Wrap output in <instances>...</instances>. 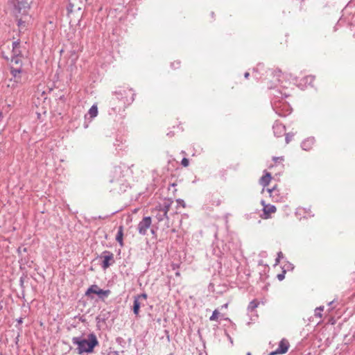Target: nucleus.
Returning <instances> with one entry per match:
<instances>
[{
	"label": "nucleus",
	"instance_id": "nucleus-1",
	"mask_svg": "<svg viewBox=\"0 0 355 355\" xmlns=\"http://www.w3.org/2000/svg\"><path fill=\"white\" fill-rule=\"evenodd\" d=\"M135 93L132 89L120 88L112 94L110 100V106L113 114L124 111L135 100Z\"/></svg>",
	"mask_w": 355,
	"mask_h": 355
},
{
	"label": "nucleus",
	"instance_id": "nucleus-2",
	"mask_svg": "<svg viewBox=\"0 0 355 355\" xmlns=\"http://www.w3.org/2000/svg\"><path fill=\"white\" fill-rule=\"evenodd\" d=\"M14 9L13 13L17 20V25L19 28L25 26L29 21L31 17L28 15L30 8L28 2L26 0H10Z\"/></svg>",
	"mask_w": 355,
	"mask_h": 355
},
{
	"label": "nucleus",
	"instance_id": "nucleus-3",
	"mask_svg": "<svg viewBox=\"0 0 355 355\" xmlns=\"http://www.w3.org/2000/svg\"><path fill=\"white\" fill-rule=\"evenodd\" d=\"M72 343L77 345V350L79 354L83 353H91L94 348L98 345V341L96 335L93 333L89 334L87 338L83 336L73 337Z\"/></svg>",
	"mask_w": 355,
	"mask_h": 355
},
{
	"label": "nucleus",
	"instance_id": "nucleus-4",
	"mask_svg": "<svg viewBox=\"0 0 355 355\" xmlns=\"http://www.w3.org/2000/svg\"><path fill=\"white\" fill-rule=\"evenodd\" d=\"M236 248V247L232 242L225 243L223 241H220L217 242L216 246L214 248V254L219 257L227 256L234 254Z\"/></svg>",
	"mask_w": 355,
	"mask_h": 355
},
{
	"label": "nucleus",
	"instance_id": "nucleus-5",
	"mask_svg": "<svg viewBox=\"0 0 355 355\" xmlns=\"http://www.w3.org/2000/svg\"><path fill=\"white\" fill-rule=\"evenodd\" d=\"M10 72L12 76L10 81H13L14 83L12 87H17L24 83L26 80L24 78L23 75L26 73V72L24 69H19L12 67L11 69H10Z\"/></svg>",
	"mask_w": 355,
	"mask_h": 355
},
{
	"label": "nucleus",
	"instance_id": "nucleus-6",
	"mask_svg": "<svg viewBox=\"0 0 355 355\" xmlns=\"http://www.w3.org/2000/svg\"><path fill=\"white\" fill-rule=\"evenodd\" d=\"M110 293H111V291L109 289L103 290V289L100 288L96 284H94V285H92L87 290L85 295H89L91 293H94V294L97 295L100 299L103 300L110 295Z\"/></svg>",
	"mask_w": 355,
	"mask_h": 355
},
{
	"label": "nucleus",
	"instance_id": "nucleus-7",
	"mask_svg": "<svg viewBox=\"0 0 355 355\" xmlns=\"http://www.w3.org/2000/svg\"><path fill=\"white\" fill-rule=\"evenodd\" d=\"M101 258L103 259L101 267L103 270H106L114 263V254L110 251H104Z\"/></svg>",
	"mask_w": 355,
	"mask_h": 355
},
{
	"label": "nucleus",
	"instance_id": "nucleus-8",
	"mask_svg": "<svg viewBox=\"0 0 355 355\" xmlns=\"http://www.w3.org/2000/svg\"><path fill=\"white\" fill-rule=\"evenodd\" d=\"M151 218L150 216L144 217L138 224L137 230L141 235H146L148 230L151 225Z\"/></svg>",
	"mask_w": 355,
	"mask_h": 355
},
{
	"label": "nucleus",
	"instance_id": "nucleus-9",
	"mask_svg": "<svg viewBox=\"0 0 355 355\" xmlns=\"http://www.w3.org/2000/svg\"><path fill=\"white\" fill-rule=\"evenodd\" d=\"M147 295L146 293H141L134 297L132 311L136 316L139 315V309L141 305V301L146 300Z\"/></svg>",
	"mask_w": 355,
	"mask_h": 355
},
{
	"label": "nucleus",
	"instance_id": "nucleus-10",
	"mask_svg": "<svg viewBox=\"0 0 355 355\" xmlns=\"http://www.w3.org/2000/svg\"><path fill=\"white\" fill-rule=\"evenodd\" d=\"M289 346L290 345L288 341L286 339L283 338L279 342L277 349L270 352L269 355L284 354L288 352Z\"/></svg>",
	"mask_w": 355,
	"mask_h": 355
},
{
	"label": "nucleus",
	"instance_id": "nucleus-11",
	"mask_svg": "<svg viewBox=\"0 0 355 355\" xmlns=\"http://www.w3.org/2000/svg\"><path fill=\"white\" fill-rule=\"evenodd\" d=\"M261 205L263 206V214L261 215V218L264 219H268L270 218L271 214H274L276 212L277 209L276 207L273 205L270 204H265V201H261Z\"/></svg>",
	"mask_w": 355,
	"mask_h": 355
},
{
	"label": "nucleus",
	"instance_id": "nucleus-12",
	"mask_svg": "<svg viewBox=\"0 0 355 355\" xmlns=\"http://www.w3.org/2000/svg\"><path fill=\"white\" fill-rule=\"evenodd\" d=\"M173 203V200L170 198H165L162 203H159L155 208L157 211H164L168 214L172 204Z\"/></svg>",
	"mask_w": 355,
	"mask_h": 355
},
{
	"label": "nucleus",
	"instance_id": "nucleus-13",
	"mask_svg": "<svg viewBox=\"0 0 355 355\" xmlns=\"http://www.w3.org/2000/svg\"><path fill=\"white\" fill-rule=\"evenodd\" d=\"M272 129H273L274 135L276 137L282 136L285 133V131H286L285 126L283 124L278 123V122H275L274 123V125L272 126Z\"/></svg>",
	"mask_w": 355,
	"mask_h": 355
},
{
	"label": "nucleus",
	"instance_id": "nucleus-14",
	"mask_svg": "<svg viewBox=\"0 0 355 355\" xmlns=\"http://www.w3.org/2000/svg\"><path fill=\"white\" fill-rule=\"evenodd\" d=\"M22 56H12L10 62V69L11 67L23 69L22 68Z\"/></svg>",
	"mask_w": 355,
	"mask_h": 355
},
{
	"label": "nucleus",
	"instance_id": "nucleus-15",
	"mask_svg": "<svg viewBox=\"0 0 355 355\" xmlns=\"http://www.w3.org/2000/svg\"><path fill=\"white\" fill-rule=\"evenodd\" d=\"M111 173H112V177L110 180V182L112 183V182H114V181L119 180V178L122 175V171L120 167L116 166L113 168Z\"/></svg>",
	"mask_w": 355,
	"mask_h": 355
},
{
	"label": "nucleus",
	"instance_id": "nucleus-16",
	"mask_svg": "<svg viewBox=\"0 0 355 355\" xmlns=\"http://www.w3.org/2000/svg\"><path fill=\"white\" fill-rule=\"evenodd\" d=\"M315 139L313 137H309L302 141L301 146L304 150H309L313 145L314 144Z\"/></svg>",
	"mask_w": 355,
	"mask_h": 355
},
{
	"label": "nucleus",
	"instance_id": "nucleus-17",
	"mask_svg": "<svg viewBox=\"0 0 355 355\" xmlns=\"http://www.w3.org/2000/svg\"><path fill=\"white\" fill-rule=\"evenodd\" d=\"M12 56H21V51L20 50V42L19 40L12 42Z\"/></svg>",
	"mask_w": 355,
	"mask_h": 355
},
{
	"label": "nucleus",
	"instance_id": "nucleus-18",
	"mask_svg": "<svg viewBox=\"0 0 355 355\" xmlns=\"http://www.w3.org/2000/svg\"><path fill=\"white\" fill-rule=\"evenodd\" d=\"M123 227L121 225L119 227L118 232L116 235V240L120 244L121 246L123 245Z\"/></svg>",
	"mask_w": 355,
	"mask_h": 355
},
{
	"label": "nucleus",
	"instance_id": "nucleus-19",
	"mask_svg": "<svg viewBox=\"0 0 355 355\" xmlns=\"http://www.w3.org/2000/svg\"><path fill=\"white\" fill-rule=\"evenodd\" d=\"M271 180V175L270 173H266V175H263L261 179H260V184L263 186V187H266L267 185H268V184L270 183V181Z\"/></svg>",
	"mask_w": 355,
	"mask_h": 355
},
{
	"label": "nucleus",
	"instance_id": "nucleus-20",
	"mask_svg": "<svg viewBox=\"0 0 355 355\" xmlns=\"http://www.w3.org/2000/svg\"><path fill=\"white\" fill-rule=\"evenodd\" d=\"M88 114L91 118H94L98 114V107L96 105H93L89 110Z\"/></svg>",
	"mask_w": 355,
	"mask_h": 355
},
{
	"label": "nucleus",
	"instance_id": "nucleus-21",
	"mask_svg": "<svg viewBox=\"0 0 355 355\" xmlns=\"http://www.w3.org/2000/svg\"><path fill=\"white\" fill-rule=\"evenodd\" d=\"M158 213L156 215V218L158 221H162L164 219L168 220V214L164 211H157Z\"/></svg>",
	"mask_w": 355,
	"mask_h": 355
},
{
	"label": "nucleus",
	"instance_id": "nucleus-22",
	"mask_svg": "<svg viewBox=\"0 0 355 355\" xmlns=\"http://www.w3.org/2000/svg\"><path fill=\"white\" fill-rule=\"evenodd\" d=\"M259 305V302L257 300H252L250 302L248 309L250 311H253Z\"/></svg>",
	"mask_w": 355,
	"mask_h": 355
},
{
	"label": "nucleus",
	"instance_id": "nucleus-23",
	"mask_svg": "<svg viewBox=\"0 0 355 355\" xmlns=\"http://www.w3.org/2000/svg\"><path fill=\"white\" fill-rule=\"evenodd\" d=\"M219 312L217 309L214 310L212 315L210 316L209 320L211 321L216 320L218 318Z\"/></svg>",
	"mask_w": 355,
	"mask_h": 355
},
{
	"label": "nucleus",
	"instance_id": "nucleus-24",
	"mask_svg": "<svg viewBox=\"0 0 355 355\" xmlns=\"http://www.w3.org/2000/svg\"><path fill=\"white\" fill-rule=\"evenodd\" d=\"M294 268L293 265L291 263H287L282 266L283 272H285L286 270H293Z\"/></svg>",
	"mask_w": 355,
	"mask_h": 355
},
{
	"label": "nucleus",
	"instance_id": "nucleus-25",
	"mask_svg": "<svg viewBox=\"0 0 355 355\" xmlns=\"http://www.w3.org/2000/svg\"><path fill=\"white\" fill-rule=\"evenodd\" d=\"M324 309V306H319V307H317L315 310V315L316 317H319V318H321L322 317V313L321 312L323 311Z\"/></svg>",
	"mask_w": 355,
	"mask_h": 355
},
{
	"label": "nucleus",
	"instance_id": "nucleus-26",
	"mask_svg": "<svg viewBox=\"0 0 355 355\" xmlns=\"http://www.w3.org/2000/svg\"><path fill=\"white\" fill-rule=\"evenodd\" d=\"M268 192L270 193V196L272 198H275V194L277 192V189H276V187H274L273 188H272L271 189H268Z\"/></svg>",
	"mask_w": 355,
	"mask_h": 355
},
{
	"label": "nucleus",
	"instance_id": "nucleus-27",
	"mask_svg": "<svg viewBox=\"0 0 355 355\" xmlns=\"http://www.w3.org/2000/svg\"><path fill=\"white\" fill-rule=\"evenodd\" d=\"M181 164H182L183 166H184V167L188 166H189V159H188L187 158H185V157H184V158H183V159H182Z\"/></svg>",
	"mask_w": 355,
	"mask_h": 355
},
{
	"label": "nucleus",
	"instance_id": "nucleus-28",
	"mask_svg": "<svg viewBox=\"0 0 355 355\" xmlns=\"http://www.w3.org/2000/svg\"><path fill=\"white\" fill-rule=\"evenodd\" d=\"M282 258H283L282 252H279L277 253V259L275 260V264L276 265L278 264L279 263L280 259H282Z\"/></svg>",
	"mask_w": 355,
	"mask_h": 355
},
{
	"label": "nucleus",
	"instance_id": "nucleus-29",
	"mask_svg": "<svg viewBox=\"0 0 355 355\" xmlns=\"http://www.w3.org/2000/svg\"><path fill=\"white\" fill-rule=\"evenodd\" d=\"M292 139V135H290L289 134H286V144H288L290 142V141Z\"/></svg>",
	"mask_w": 355,
	"mask_h": 355
},
{
	"label": "nucleus",
	"instance_id": "nucleus-30",
	"mask_svg": "<svg viewBox=\"0 0 355 355\" xmlns=\"http://www.w3.org/2000/svg\"><path fill=\"white\" fill-rule=\"evenodd\" d=\"M284 277H285V275H284V272H283V273H282V274H279V275H277V278H278V279H279V281L283 280V279H284Z\"/></svg>",
	"mask_w": 355,
	"mask_h": 355
},
{
	"label": "nucleus",
	"instance_id": "nucleus-31",
	"mask_svg": "<svg viewBox=\"0 0 355 355\" xmlns=\"http://www.w3.org/2000/svg\"><path fill=\"white\" fill-rule=\"evenodd\" d=\"M273 160H274L275 162H278V161H282V160H284V158H283V157H273Z\"/></svg>",
	"mask_w": 355,
	"mask_h": 355
},
{
	"label": "nucleus",
	"instance_id": "nucleus-32",
	"mask_svg": "<svg viewBox=\"0 0 355 355\" xmlns=\"http://www.w3.org/2000/svg\"><path fill=\"white\" fill-rule=\"evenodd\" d=\"M108 355H119V354L116 352H112L109 353Z\"/></svg>",
	"mask_w": 355,
	"mask_h": 355
},
{
	"label": "nucleus",
	"instance_id": "nucleus-33",
	"mask_svg": "<svg viewBox=\"0 0 355 355\" xmlns=\"http://www.w3.org/2000/svg\"><path fill=\"white\" fill-rule=\"evenodd\" d=\"M275 76H279V74L281 73V71H275Z\"/></svg>",
	"mask_w": 355,
	"mask_h": 355
},
{
	"label": "nucleus",
	"instance_id": "nucleus-34",
	"mask_svg": "<svg viewBox=\"0 0 355 355\" xmlns=\"http://www.w3.org/2000/svg\"><path fill=\"white\" fill-rule=\"evenodd\" d=\"M249 76H250V73L248 72H245L244 74V76L245 78H248Z\"/></svg>",
	"mask_w": 355,
	"mask_h": 355
},
{
	"label": "nucleus",
	"instance_id": "nucleus-35",
	"mask_svg": "<svg viewBox=\"0 0 355 355\" xmlns=\"http://www.w3.org/2000/svg\"><path fill=\"white\" fill-rule=\"evenodd\" d=\"M309 79H310V83H311L313 80V78L312 76H309V77H307L306 78V80H308Z\"/></svg>",
	"mask_w": 355,
	"mask_h": 355
},
{
	"label": "nucleus",
	"instance_id": "nucleus-36",
	"mask_svg": "<svg viewBox=\"0 0 355 355\" xmlns=\"http://www.w3.org/2000/svg\"><path fill=\"white\" fill-rule=\"evenodd\" d=\"M2 119H3V114L1 112H0V122L1 121Z\"/></svg>",
	"mask_w": 355,
	"mask_h": 355
},
{
	"label": "nucleus",
	"instance_id": "nucleus-37",
	"mask_svg": "<svg viewBox=\"0 0 355 355\" xmlns=\"http://www.w3.org/2000/svg\"><path fill=\"white\" fill-rule=\"evenodd\" d=\"M151 233L153 234V235H155V231L153 230V229H151Z\"/></svg>",
	"mask_w": 355,
	"mask_h": 355
},
{
	"label": "nucleus",
	"instance_id": "nucleus-38",
	"mask_svg": "<svg viewBox=\"0 0 355 355\" xmlns=\"http://www.w3.org/2000/svg\"><path fill=\"white\" fill-rule=\"evenodd\" d=\"M227 306H228V304H227V303H226V304H225L222 307H223V308H225V309H226V308H227Z\"/></svg>",
	"mask_w": 355,
	"mask_h": 355
},
{
	"label": "nucleus",
	"instance_id": "nucleus-39",
	"mask_svg": "<svg viewBox=\"0 0 355 355\" xmlns=\"http://www.w3.org/2000/svg\"><path fill=\"white\" fill-rule=\"evenodd\" d=\"M18 323L21 324L22 323V318H19L18 320H17Z\"/></svg>",
	"mask_w": 355,
	"mask_h": 355
},
{
	"label": "nucleus",
	"instance_id": "nucleus-40",
	"mask_svg": "<svg viewBox=\"0 0 355 355\" xmlns=\"http://www.w3.org/2000/svg\"><path fill=\"white\" fill-rule=\"evenodd\" d=\"M178 202H179V203H181V200H178Z\"/></svg>",
	"mask_w": 355,
	"mask_h": 355
},
{
	"label": "nucleus",
	"instance_id": "nucleus-41",
	"mask_svg": "<svg viewBox=\"0 0 355 355\" xmlns=\"http://www.w3.org/2000/svg\"><path fill=\"white\" fill-rule=\"evenodd\" d=\"M178 202H179V203H181V200H178Z\"/></svg>",
	"mask_w": 355,
	"mask_h": 355
},
{
	"label": "nucleus",
	"instance_id": "nucleus-42",
	"mask_svg": "<svg viewBox=\"0 0 355 355\" xmlns=\"http://www.w3.org/2000/svg\"><path fill=\"white\" fill-rule=\"evenodd\" d=\"M247 355H251V354H250V352H248V353L247 354Z\"/></svg>",
	"mask_w": 355,
	"mask_h": 355
}]
</instances>
